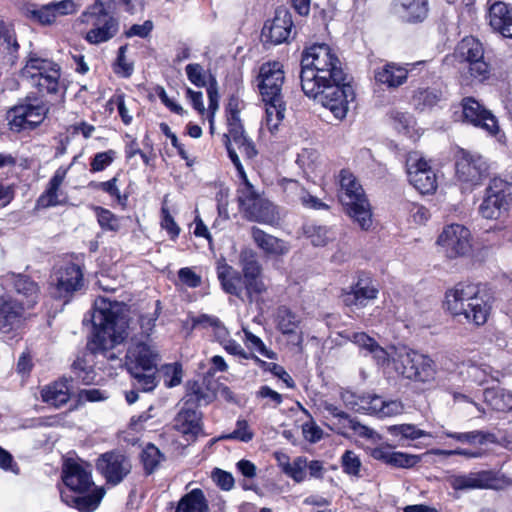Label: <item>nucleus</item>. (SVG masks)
Returning a JSON list of instances; mask_svg holds the SVG:
<instances>
[{"mask_svg":"<svg viewBox=\"0 0 512 512\" xmlns=\"http://www.w3.org/2000/svg\"><path fill=\"white\" fill-rule=\"evenodd\" d=\"M346 78L342 62L327 44H314L303 52L300 72L302 91L329 109L339 120L346 117L348 103L354 99L353 88Z\"/></svg>","mask_w":512,"mask_h":512,"instance_id":"obj_1","label":"nucleus"},{"mask_svg":"<svg viewBox=\"0 0 512 512\" xmlns=\"http://www.w3.org/2000/svg\"><path fill=\"white\" fill-rule=\"evenodd\" d=\"M351 342L370 355L378 366H386L392 361L394 370L403 378L420 383L435 379L436 364L430 356L413 349L402 347L390 354L365 332H354L348 337Z\"/></svg>","mask_w":512,"mask_h":512,"instance_id":"obj_2","label":"nucleus"},{"mask_svg":"<svg viewBox=\"0 0 512 512\" xmlns=\"http://www.w3.org/2000/svg\"><path fill=\"white\" fill-rule=\"evenodd\" d=\"M87 322L92 323L87 349L92 354H102L108 359H115V354L110 351L128 336L127 320L121 304L105 298L96 300L89 318L85 316L83 319V324Z\"/></svg>","mask_w":512,"mask_h":512,"instance_id":"obj_3","label":"nucleus"},{"mask_svg":"<svg viewBox=\"0 0 512 512\" xmlns=\"http://www.w3.org/2000/svg\"><path fill=\"white\" fill-rule=\"evenodd\" d=\"M63 487L60 488L62 502L79 512H93L105 494L103 488L95 486L91 472L81 463L67 459L61 469Z\"/></svg>","mask_w":512,"mask_h":512,"instance_id":"obj_4","label":"nucleus"},{"mask_svg":"<svg viewBox=\"0 0 512 512\" xmlns=\"http://www.w3.org/2000/svg\"><path fill=\"white\" fill-rule=\"evenodd\" d=\"M445 305L453 316H461L476 326L487 322L492 296L478 284L458 283L446 292Z\"/></svg>","mask_w":512,"mask_h":512,"instance_id":"obj_5","label":"nucleus"},{"mask_svg":"<svg viewBox=\"0 0 512 512\" xmlns=\"http://www.w3.org/2000/svg\"><path fill=\"white\" fill-rule=\"evenodd\" d=\"M217 277L225 293L243 302L251 304L267 292L263 275H241L240 271L226 263L217 267Z\"/></svg>","mask_w":512,"mask_h":512,"instance_id":"obj_6","label":"nucleus"},{"mask_svg":"<svg viewBox=\"0 0 512 512\" xmlns=\"http://www.w3.org/2000/svg\"><path fill=\"white\" fill-rule=\"evenodd\" d=\"M112 8L95 3L89 6L79 17L83 24L91 26L85 39L90 44L98 45L112 39L119 30V22L110 12Z\"/></svg>","mask_w":512,"mask_h":512,"instance_id":"obj_7","label":"nucleus"},{"mask_svg":"<svg viewBox=\"0 0 512 512\" xmlns=\"http://www.w3.org/2000/svg\"><path fill=\"white\" fill-rule=\"evenodd\" d=\"M23 78L30 80L31 84L40 92L56 94L59 89L60 67L49 59L30 55L26 65L21 70Z\"/></svg>","mask_w":512,"mask_h":512,"instance_id":"obj_8","label":"nucleus"},{"mask_svg":"<svg viewBox=\"0 0 512 512\" xmlns=\"http://www.w3.org/2000/svg\"><path fill=\"white\" fill-rule=\"evenodd\" d=\"M454 56L460 63L468 65V72L474 80L482 83L489 79L491 66L485 60L484 47L478 39L472 36L463 38L456 46Z\"/></svg>","mask_w":512,"mask_h":512,"instance_id":"obj_9","label":"nucleus"},{"mask_svg":"<svg viewBox=\"0 0 512 512\" xmlns=\"http://www.w3.org/2000/svg\"><path fill=\"white\" fill-rule=\"evenodd\" d=\"M487 171L488 164L480 154L462 148L457 151L455 155V176L467 188H473L480 184Z\"/></svg>","mask_w":512,"mask_h":512,"instance_id":"obj_10","label":"nucleus"},{"mask_svg":"<svg viewBox=\"0 0 512 512\" xmlns=\"http://www.w3.org/2000/svg\"><path fill=\"white\" fill-rule=\"evenodd\" d=\"M50 286L54 298L68 302L83 286V272L80 266L68 262L55 269L50 276Z\"/></svg>","mask_w":512,"mask_h":512,"instance_id":"obj_11","label":"nucleus"},{"mask_svg":"<svg viewBox=\"0 0 512 512\" xmlns=\"http://www.w3.org/2000/svg\"><path fill=\"white\" fill-rule=\"evenodd\" d=\"M264 194H242L237 197L239 209L249 221L275 225L280 220L277 206Z\"/></svg>","mask_w":512,"mask_h":512,"instance_id":"obj_12","label":"nucleus"},{"mask_svg":"<svg viewBox=\"0 0 512 512\" xmlns=\"http://www.w3.org/2000/svg\"><path fill=\"white\" fill-rule=\"evenodd\" d=\"M48 109L42 103H21L10 108L6 113L9 130L15 133L31 131L45 119Z\"/></svg>","mask_w":512,"mask_h":512,"instance_id":"obj_13","label":"nucleus"},{"mask_svg":"<svg viewBox=\"0 0 512 512\" xmlns=\"http://www.w3.org/2000/svg\"><path fill=\"white\" fill-rule=\"evenodd\" d=\"M379 294L377 281L371 274L364 271L358 272L356 280L349 290H343L341 299L345 306L365 308L370 301L375 300Z\"/></svg>","mask_w":512,"mask_h":512,"instance_id":"obj_14","label":"nucleus"},{"mask_svg":"<svg viewBox=\"0 0 512 512\" xmlns=\"http://www.w3.org/2000/svg\"><path fill=\"white\" fill-rule=\"evenodd\" d=\"M406 168L409 182L418 192H435L437 189V175L431 168L429 161L419 152H410L406 159Z\"/></svg>","mask_w":512,"mask_h":512,"instance_id":"obj_15","label":"nucleus"},{"mask_svg":"<svg viewBox=\"0 0 512 512\" xmlns=\"http://www.w3.org/2000/svg\"><path fill=\"white\" fill-rule=\"evenodd\" d=\"M451 487L456 491L492 489L500 490L505 482L492 470H481L467 474L453 475L449 479Z\"/></svg>","mask_w":512,"mask_h":512,"instance_id":"obj_16","label":"nucleus"},{"mask_svg":"<svg viewBox=\"0 0 512 512\" xmlns=\"http://www.w3.org/2000/svg\"><path fill=\"white\" fill-rule=\"evenodd\" d=\"M470 231L460 224L445 227L437 239V244L450 259L467 255L471 250Z\"/></svg>","mask_w":512,"mask_h":512,"instance_id":"obj_17","label":"nucleus"},{"mask_svg":"<svg viewBox=\"0 0 512 512\" xmlns=\"http://www.w3.org/2000/svg\"><path fill=\"white\" fill-rule=\"evenodd\" d=\"M96 469L105 478L107 484L115 486L130 473L131 463L129 458L121 452L109 451L99 456Z\"/></svg>","mask_w":512,"mask_h":512,"instance_id":"obj_18","label":"nucleus"},{"mask_svg":"<svg viewBox=\"0 0 512 512\" xmlns=\"http://www.w3.org/2000/svg\"><path fill=\"white\" fill-rule=\"evenodd\" d=\"M461 107L463 121L490 135H495L498 132L499 126L496 117L478 100L473 97H464L461 100Z\"/></svg>","mask_w":512,"mask_h":512,"instance_id":"obj_19","label":"nucleus"},{"mask_svg":"<svg viewBox=\"0 0 512 512\" xmlns=\"http://www.w3.org/2000/svg\"><path fill=\"white\" fill-rule=\"evenodd\" d=\"M293 27L291 13L284 8L275 11L273 19L267 20L261 31V41L264 45H279L287 42Z\"/></svg>","mask_w":512,"mask_h":512,"instance_id":"obj_20","label":"nucleus"},{"mask_svg":"<svg viewBox=\"0 0 512 512\" xmlns=\"http://www.w3.org/2000/svg\"><path fill=\"white\" fill-rule=\"evenodd\" d=\"M258 84L262 99L283 97L282 85L284 83V71L279 62H267L261 65Z\"/></svg>","mask_w":512,"mask_h":512,"instance_id":"obj_21","label":"nucleus"},{"mask_svg":"<svg viewBox=\"0 0 512 512\" xmlns=\"http://www.w3.org/2000/svg\"><path fill=\"white\" fill-rule=\"evenodd\" d=\"M339 201L344 211L362 230H368L371 227L372 211L366 194H341Z\"/></svg>","mask_w":512,"mask_h":512,"instance_id":"obj_22","label":"nucleus"},{"mask_svg":"<svg viewBox=\"0 0 512 512\" xmlns=\"http://www.w3.org/2000/svg\"><path fill=\"white\" fill-rule=\"evenodd\" d=\"M174 428L187 441L194 442L199 435L203 434L202 412L197 408L182 404L174 418Z\"/></svg>","mask_w":512,"mask_h":512,"instance_id":"obj_23","label":"nucleus"},{"mask_svg":"<svg viewBox=\"0 0 512 512\" xmlns=\"http://www.w3.org/2000/svg\"><path fill=\"white\" fill-rule=\"evenodd\" d=\"M3 283L6 287L14 290L18 295L26 298V306L32 308L39 299V285L26 274L7 273L3 277Z\"/></svg>","mask_w":512,"mask_h":512,"instance_id":"obj_24","label":"nucleus"},{"mask_svg":"<svg viewBox=\"0 0 512 512\" xmlns=\"http://www.w3.org/2000/svg\"><path fill=\"white\" fill-rule=\"evenodd\" d=\"M24 303L11 297L0 296V332L9 333L18 327L23 319Z\"/></svg>","mask_w":512,"mask_h":512,"instance_id":"obj_25","label":"nucleus"},{"mask_svg":"<svg viewBox=\"0 0 512 512\" xmlns=\"http://www.w3.org/2000/svg\"><path fill=\"white\" fill-rule=\"evenodd\" d=\"M489 24L493 31L512 39V7L495 2L489 9Z\"/></svg>","mask_w":512,"mask_h":512,"instance_id":"obj_26","label":"nucleus"},{"mask_svg":"<svg viewBox=\"0 0 512 512\" xmlns=\"http://www.w3.org/2000/svg\"><path fill=\"white\" fill-rule=\"evenodd\" d=\"M395 11L402 21L419 23L428 15V0H396Z\"/></svg>","mask_w":512,"mask_h":512,"instance_id":"obj_27","label":"nucleus"},{"mask_svg":"<svg viewBox=\"0 0 512 512\" xmlns=\"http://www.w3.org/2000/svg\"><path fill=\"white\" fill-rule=\"evenodd\" d=\"M156 354L143 342L132 344L127 353L130 360L128 368H138L148 371L156 370Z\"/></svg>","mask_w":512,"mask_h":512,"instance_id":"obj_28","label":"nucleus"},{"mask_svg":"<svg viewBox=\"0 0 512 512\" xmlns=\"http://www.w3.org/2000/svg\"><path fill=\"white\" fill-rule=\"evenodd\" d=\"M251 237L256 246L267 255L281 256L288 252L285 242L270 235L257 226L251 228Z\"/></svg>","mask_w":512,"mask_h":512,"instance_id":"obj_29","label":"nucleus"},{"mask_svg":"<svg viewBox=\"0 0 512 512\" xmlns=\"http://www.w3.org/2000/svg\"><path fill=\"white\" fill-rule=\"evenodd\" d=\"M372 456L376 460H380L385 464L391 465L396 468H413L420 461L419 455L408 454L400 451H389L383 448L374 449Z\"/></svg>","mask_w":512,"mask_h":512,"instance_id":"obj_30","label":"nucleus"},{"mask_svg":"<svg viewBox=\"0 0 512 512\" xmlns=\"http://www.w3.org/2000/svg\"><path fill=\"white\" fill-rule=\"evenodd\" d=\"M446 90L441 86L418 88L412 96L415 109L424 111L446 100Z\"/></svg>","mask_w":512,"mask_h":512,"instance_id":"obj_31","label":"nucleus"},{"mask_svg":"<svg viewBox=\"0 0 512 512\" xmlns=\"http://www.w3.org/2000/svg\"><path fill=\"white\" fill-rule=\"evenodd\" d=\"M408 69L396 63H387L375 71V80L388 88H397L407 80Z\"/></svg>","mask_w":512,"mask_h":512,"instance_id":"obj_32","label":"nucleus"},{"mask_svg":"<svg viewBox=\"0 0 512 512\" xmlns=\"http://www.w3.org/2000/svg\"><path fill=\"white\" fill-rule=\"evenodd\" d=\"M278 329L282 332L284 335H295L296 339L295 341L292 340V343L297 346L298 351H303V334L300 333L296 335V329L298 328V325L300 323V320L298 319L297 315L293 313L289 308L281 307L278 310Z\"/></svg>","mask_w":512,"mask_h":512,"instance_id":"obj_33","label":"nucleus"},{"mask_svg":"<svg viewBox=\"0 0 512 512\" xmlns=\"http://www.w3.org/2000/svg\"><path fill=\"white\" fill-rule=\"evenodd\" d=\"M208 501L200 488L192 489L179 500L175 512H208Z\"/></svg>","mask_w":512,"mask_h":512,"instance_id":"obj_34","label":"nucleus"},{"mask_svg":"<svg viewBox=\"0 0 512 512\" xmlns=\"http://www.w3.org/2000/svg\"><path fill=\"white\" fill-rule=\"evenodd\" d=\"M43 402L60 407L66 404L70 398L68 380L56 381L46 386L41 391Z\"/></svg>","mask_w":512,"mask_h":512,"instance_id":"obj_35","label":"nucleus"},{"mask_svg":"<svg viewBox=\"0 0 512 512\" xmlns=\"http://www.w3.org/2000/svg\"><path fill=\"white\" fill-rule=\"evenodd\" d=\"M228 133L224 134V143L228 152V156L236 167L241 177H245L244 168L240 162L239 156L230 142V137L244 133L243 125L240 118H227Z\"/></svg>","mask_w":512,"mask_h":512,"instance_id":"obj_36","label":"nucleus"},{"mask_svg":"<svg viewBox=\"0 0 512 512\" xmlns=\"http://www.w3.org/2000/svg\"><path fill=\"white\" fill-rule=\"evenodd\" d=\"M19 49L15 31L11 24L0 20V53L8 56V61L13 64Z\"/></svg>","mask_w":512,"mask_h":512,"instance_id":"obj_37","label":"nucleus"},{"mask_svg":"<svg viewBox=\"0 0 512 512\" xmlns=\"http://www.w3.org/2000/svg\"><path fill=\"white\" fill-rule=\"evenodd\" d=\"M508 201L505 194H487L479 207V212L486 219H497L502 211H507Z\"/></svg>","mask_w":512,"mask_h":512,"instance_id":"obj_38","label":"nucleus"},{"mask_svg":"<svg viewBox=\"0 0 512 512\" xmlns=\"http://www.w3.org/2000/svg\"><path fill=\"white\" fill-rule=\"evenodd\" d=\"M266 105L267 125L272 131L278 128L280 122L284 119L286 104L283 97H274L271 99H263Z\"/></svg>","mask_w":512,"mask_h":512,"instance_id":"obj_39","label":"nucleus"},{"mask_svg":"<svg viewBox=\"0 0 512 512\" xmlns=\"http://www.w3.org/2000/svg\"><path fill=\"white\" fill-rule=\"evenodd\" d=\"M214 398L215 394L213 392L209 395L202 385L195 381L188 384L187 392L182 398V404L198 409L202 402L209 404Z\"/></svg>","mask_w":512,"mask_h":512,"instance_id":"obj_40","label":"nucleus"},{"mask_svg":"<svg viewBox=\"0 0 512 512\" xmlns=\"http://www.w3.org/2000/svg\"><path fill=\"white\" fill-rule=\"evenodd\" d=\"M386 430L389 435L398 438L399 442H403L404 440L413 441L423 437L431 436L430 433L419 429L414 424L390 425L387 426Z\"/></svg>","mask_w":512,"mask_h":512,"instance_id":"obj_41","label":"nucleus"},{"mask_svg":"<svg viewBox=\"0 0 512 512\" xmlns=\"http://www.w3.org/2000/svg\"><path fill=\"white\" fill-rule=\"evenodd\" d=\"M484 398L487 404L496 411L512 410V395L503 389H487L484 391Z\"/></svg>","mask_w":512,"mask_h":512,"instance_id":"obj_42","label":"nucleus"},{"mask_svg":"<svg viewBox=\"0 0 512 512\" xmlns=\"http://www.w3.org/2000/svg\"><path fill=\"white\" fill-rule=\"evenodd\" d=\"M133 382L132 385L139 391L150 392L157 386V380L155 376V370L148 371L138 368H128Z\"/></svg>","mask_w":512,"mask_h":512,"instance_id":"obj_43","label":"nucleus"},{"mask_svg":"<svg viewBox=\"0 0 512 512\" xmlns=\"http://www.w3.org/2000/svg\"><path fill=\"white\" fill-rule=\"evenodd\" d=\"M241 275H263V267L252 249H243L239 255Z\"/></svg>","mask_w":512,"mask_h":512,"instance_id":"obj_44","label":"nucleus"},{"mask_svg":"<svg viewBox=\"0 0 512 512\" xmlns=\"http://www.w3.org/2000/svg\"><path fill=\"white\" fill-rule=\"evenodd\" d=\"M162 460H164V455L152 443L147 444L141 453V461L147 475L154 473Z\"/></svg>","mask_w":512,"mask_h":512,"instance_id":"obj_45","label":"nucleus"},{"mask_svg":"<svg viewBox=\"0 0 512 512\" xmlns=\"http://www.w3.org/2000/svg\"><path fill=\"white\" fill-rule=\"evenodd\" d=\"M244 343L246 347L250 350L249 353H254V351L258 352L262 356L274 360L277 357V354L269 350L264 342L256 335H254L249 330L244 329Z\"/></svg>","mask_w":512,"mask_h":512,"instance_id":"obj_46","label":"nucleus"},{"mask_svg":"<svg viewBox=\"0 0 512 512\" xmlns=\"http://www.w3.org/2000/svg\"><path fill=\"white\" fill-rule=\"evenodd\" d=\"M254 362L264 371H269L274 376L281 379L288 388L294 389L296 387V384L292 377L286 372V370L281 365L273 362H266L260 359L258 356L254 357Z\"/></svg>","mask_w":512,"mask_h":512,"instance_id":"obj_47","label":"nucleus"},{"mask_svg":"<svg viewBox=\"0 0 512 512\" xmlns=\"http://www.w3.org/2000/svg\"><path fill=\"white\" fill-rule=\"evenodd\" d=\"M340 462L345 474L356 478L361 477L362 463L359 456L353 450H346L341 456Z\"/></svg>","mask_w":512,"mask_h":512,"instance_id":"obj_48","label":"nucleus"},{"mask_svg":"<svg viewBox=\"0 0 512 512\" xmlns=\"http://www.w3.org/2000/svg\"><path fill=\"white\" fill-rule=\"evenodd\" d=\"M71 371L73 373V377H71V381H76L77 383H82L88 385L94 380V371L91 367H87L85 360L77 359L71 365Z\"/></svg>","mask_w":512,"mask_h":512,"instance_id":"obj_49","label":"nucleus"},{"mask_svg":"<svg viewBox=\"0 0 512 512\" xmlns=\"http://www.w3.org/2000/svg\"><path fill=\"white\" fill-rule=\"evenodd\" d=\"M320 154L315 148H303L298 154L297 163L306 171H317Z\"/></svg>","mask_w":512,"mask_h":512,"instance_id":"obj_50","label":"nucleus"},{"mask_svg":"<svg viewBox=\"0 0 512 512\" xmlns=\"http://www.w3.org/2000/svg\"><path fill=\"white\" fill-rule=\"evenodd\" d=\"M336 179L341 190L344 192H359V190H362L359 179L349 169L340 170Z\"/></svg>","mask_w":512,"mask_h":512,"instance_id":"obj_51","label":"nucleus"},{"mask_svg":"<svg viewBox=\"0 0 512 512\" xmlns=\"http://www.w3.org/2000/svg\"><path fill=\"white\" fill-rule=\"evenodd\" d=\"M254 433L249 428V424L246 420H238L236 422V429L229 433L220 436L221 440H239L241 442H249L253 439Z\"/></svg>","mask_w":512,"mask_h":512,"instance_id":"obj_52","label":"nucleus"},{"mask_svg":"<svg viewBox=\"0 0 512 512\" xmlns=\"http://www.w3.org/2000/svg\"><path fill=\"white\" fill-rule=\"evenodd\" d=\"M404 411V404L400 400H383L380 396V403H378L375 415L378 417H391L396 416Z\"/></svg>","mask_w":512,"mask_h":512,"instance_id":"obj_53","label":"nucleus"},{"mask_svg":"<svg viewBox=\"0 0 512 512\" xmlns=\"http://www.w3.org/2000/svg\"><path fill=\"white\" fill-rule=\"evenodd\" d=\"M321 407L326 411L328 412L331 416L339 419V421H347L348 422V427L350 429H352L353 431H357L358 428L360 427H364L362 426L356 419H353L351 418V416L346 413L345 411L339 409L336 405L328 402V401H323L321 403Z\"/></svg>","mask_w":512,"mask_h":512,"instance_id":"obj_54","label":"nucleus"},{"mask_svg":"<svg viewBox=\"0 0 512 512\" xmlns=\"http://www.w3.org/2000/svg\"><path fill=\"white\" fill-rule=\"evenodd\" d=\"M306 466L307 459L303 456H299L295 458L292 463H288L287 465H285L283 471L295 482L300 483L305 479L304 469L306 468Z\"/></svg>","mask_w":512,"mask_h":512,"instance_id":"obj_55","label":"nucleus"},{"mask_svg":"<svg viewBox=\"0 0 512 512\" xmlns=\"http://www.w3.org/2000/svg\"><path fill=\"white\" fill-rule=\"evenodd\" d=\"M445 435L457 441L467 442L470 444H484L486 441H488V438L492 436L491 434L484 433L482 431H471L465 433L446 432Z\"/></svg>","mask_w":512,"mask_h":512,"instance_id":"obj_56","label":"nucleus"},{"mask_svg":"<svg viewBox=\"0 0 512 512\" xmlns=\"http://www.w3.org/2000/svg\"><path fill=\"white\" fill-rule=\"evenodd\" d=\"M230 142L232 146L234 147L235 145L247 159H253L257 155L254 143L246 136L245 132L230 137Z\"/></svg>","mask_w":512,"mask_h":512,"instance_id":"obj_57","label":"nucleus"},{"mask_svg":"<svg viewBox=\"0 0 512 512\" xmlns=\"http://www.w3.org/2000/svg\"><path fill=\"white\" fill-rule=\"evenodd\" d=\"M116 151L110 149L104 152H99L94 155L90 162V171L99 172L106 169L116 159Z\"/></svg>","mask_w":512,"mask_h":512,"instance_id":"obj_58","label":"nucleus"},{"mask_svg":"<svg viewBox=\"0 0 512 512\" xmlns=\"http://www.w3.org/2000/svg\"><path fill=\"white\" fill-rule=\"evenodd\" d=\"M97 221L103 230L117 231L119 228L118 219L108 209L102 207H94Z\"/></svg>","mask_w":512,"mask_h":512,"instance_id":"obj_59","label":"nucleus"},{"mask_svg":"<svg viewBox=\"0 0 512 512\" xmlns=\"http://www.w3.org/2000/svg\"><path fill=\"white\" fill-rule=\"evenodd\" d=\"M128 45H122L118 49V55L114 64V72L122 77H130L133 72V64L126 60Z\"/></svg>","mask_w":512,"mask_h":512,"instance_id":"obj_60","label":"nucleus"},{"mask_svg":"<svg viewBox=\"0 0 512 512\" xmlns=\"http://www.w3.org/2000/svg\"><path fill=\"white\" fill-rule=\"evenodd\" d=\"M378 403H380L379 395L363 393L359 395V401L357 402L356 406L359 408V411L357 412L375 415Z\"/></svg>","mask_w":512,"mask_h":512,"instance_id":"obj_61","label":"nucleus"},{"mask_svg":"<svg viewBox=\"0 0 512 512\" xmlns=\"http://www.w3.org/2000/svg\"><path fill=\"white\" fill-rule=\"evenodd\" d=\"M165 203L166 200L163 201L161 208V227L165 229L171 239L174 240L179 236L180 228L169 213V210L165 207Z\"/></svg>","mask_w":512,"mask_h":512,"instance_id":"obj_62","label":"nucleus"},{"mask_svg":"<svg viewBox=\"0 0 512 512\" xmlns=\"http://www.w3.org/2000/svg\"><path fill=\"white\" fill-rule=\"evenodd\" d=\"M212 478L216 485L224 491H230L234 487L235 480L230 472L215 468L212 472Z\"/></svg>","mask_w":512,"mask_h":512,"instance_id":"obj_63","label":"nucleus"},{"mask_svg":"<svg viewBox=\"0 0 512 512\" xmlns=\"http://www.w3.org/2000/svg\"><path fill=\"white\" fill-rule=\"evenodd\" d=\"M177 275L179 281L189 288H197L202 284L201 276L195 273L192 268H181L179 269Z\"/></svg>","mask_w":512,"mask_h":512,"instance_id":"obj_64","label":"nucleus"}]
</instances>
